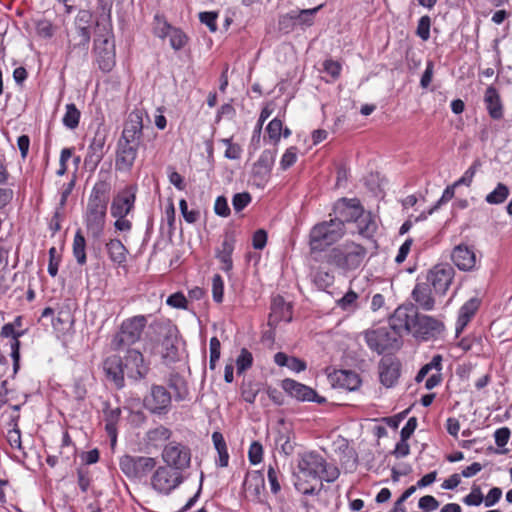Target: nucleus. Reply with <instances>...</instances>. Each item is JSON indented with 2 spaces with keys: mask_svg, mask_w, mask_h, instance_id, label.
<instances>
[{
  "mask_svg": "<svg viewBox=\"0 0 512 512\" xmlns=\"http://www.w3.org/2000/svg\"><path fill=\"white\" fill-rule=\"evenodd\" d=\"M109 189L106 182H97L88 198L84 221L88 235L93 239H99L104 231Z\"/></svg>",
  "mask_w": 512,
  "mask_h": 512,
  "instance_id": "obj_1",
  "label": "nucleus"
},
{
  "mask_svg": "<svg viewBox=\"0 0 512 512\" xmlns=\"http://www.w3.org/2000/svg\"><path fill=\"white\" fill-rule=\"evenodd\" d=\"M367 250L355 242L334 247L328 254V263L343 271L358 269L364 262Z\"/></svg>",
  "mask_w": 512,
  "mask_h": 512,
  "instance_id": "obj_2",
  "label": "nucleus"
},
{
  "mask_svg": "<svg viewBox=\"0 0 512 512\" xmlns=\"http://www.w3.org/2000/svg\"><path fill=\"white\" fill-rule=\"evenodd\" d=\"M345 226L339 220L331 219L316 224L310 232L312 251H321L339 241L345 234Z\"/></svg>",
  "mask_w": 512,
  "mask_h": 512,
  "instance_id": "obj_3",
  "label": "nucleus"
},
{
  "mask_svg": "<svg viewBox=\"0 0 512 512\" xmlns=\"http://www.w3.org/2000/svg\"><path fill=\"white\" fill-rule=\"evenodd\" d=\"M148 319L144 315H136L125 319L111 341L114 350H120L138 342L146 327Z\"/></svg>",
  "mask_w": 512,
  "mask_h": 512,
  "instance_id": "obj_4",
  "label": "nucleus"
},
{
  "mask_svg": "<svg viewBox=\"0 0 512 512\" xmlns=\"http://www.w3.org/2000/svg\"><path fill=\"white\" fill-rule=\"evenodd\" d=\"M96 62L103 72H110L116 63L115 42L112 31L108 27L103 28L94 40Z\"/></svg>",
  "mask_w": 512,
  "mask_h": 512,
  "instance_id": "obj_5",
  "label": "nucleus"
},
{
  "mask_svg": "<svg viewBox=\"0 0 512 512\" xmlns=\"http://www.w3.org/2000/svg\"><path fill=\"white\" fill-rule=\"evenodd\" d=\"M156 459L147 456L125 455L120 459L121 471L131 479H142L146 477L155 467Z\"/></svg>",
  "mask_w": 512,
  "mask_h": 512,
  "instance_id": "obj_6",
  "label": "nucleus"
},
{
  "mask_svg": "<svg viewBox=\"0 0 512 512\" xmlns=\"http://www.w3.org/2000/svg\"><path fill=\"white\" fill-rule=\"evenodd\" d=\"M365 339L369 348L379 354L386 350L397 349L400 346L399 336L390 325L367 331Z\"/></svg>",
  "mask_w": 512,
  "mask_h": 512,
  "instance_id": "obj_7",
  "label": "nucleus"
},
{
  "mask_svg": "<svg viewBox=\"0 0 512 512\" xmlns=\"http://www.w3.org/2000/svg\"><path fill=\"white\" fill-rule=\"evenodd\" d=\"M183 482L178 470L167 466H159L151 476V487L159 494L168 495Z\"/></svg>",
  "mask_w": 512,
  "mask_h": 512,
  "instance_id": "obj_8",
  "label": "nucleus"
},
{
  "mask_svg": "<svg viewBox=\"0 0 512 512\" xmlns=\"http://www.w3.org/2000/svg\"><path fill=\"white\" fill-rule=\"evenodd\" d=\"M298 480H320L324 470V458L314 451H307L298 455Z\"/></svg>",
  "mask_w": 512,
  "mask_h": 512,
  "instance_id": "obj_9",
  "label": "nucleus"
},
{
  "mask_svg": "<svg viewBox=\"0 0 512 512\" xmlns=\"http://www.w3.org/2000/svg\"><path fill=\"white\" fill-rule=\"evenodd\" d=\"M162 460L165 466L182 474V471L190 466L191 452L186 445L172 441L163 448Z\"/></svg>",
  "mask_w": 512,
  "mask_h": 512,
  "instance_id": "obj_10",
  "label": "nucleus"
},
{
  "mask_svg": "<svg viewBox=\"0 0 512 512\" xmlns=\"http://www.w3.org/2000/svg\"><path fill=\"white\" fill-rule=\"evenodd\" d=\"M419 313L413 305H401L390 318L389 325L401 337L403 334H411L415 328Z\"/></svg>",
  "mask_w": 512,
  "mask_h": 512,
  "instance_id": "obj_11",
  "label": "nucleus"
},
{
  "mask_svg": "<svg viewBox=\"0 0 512 512\" xmlns=\"http://www.w3.org/2000/svg\"><path fill=\"white\" fill-rule=\"evenodd\" d=\"M136 193L137 187L134 185H128L119 190L114 195L111 202V216L119 218H122L123 216H129L135 207Z\"/></svg>",
  "mask_w": 512,
  "mask_h": 512,
  "instance_id": "obj_12",
  "label": "nucleus"
},
{
  "mask_svg": "<svg viewBox=\"0 0 512 512\" xmlns=\"http://www.w3.org/2000/svg\"><path fill=\"white\" fill-rule=\"evenodd\" d=\"M444 328L445 326L442 321L429 315L419 314L412 336L420 341H430L438 338L444 331Z\"/></svg>",
  "mask_w": 512,
  "mask_h": 512,
  "instance_id": "obj_13",
  "label": "nucleus"
},
{
  "mask_svg": "<svg viewBox=\"0 0 512 512\" xmlns=\"http://www.w3.org/2000/svg\"><path fill=\"white\" fill-rule=\"evenodd\" d=\"M123 364L125 373L130 379L139 381L148 374L149 364L145 362L142 353L136 349L127 350Z\"/></svg>",
  "mask_w": 512,
  "mask_h": 512,
  "instance_id": "obj_14",
  "label": "nucleus"
},
{
  "mask_svg": "<svg viewBox=\"0 0 512 512\" xmlns=\"http://www.w3.org/2000/svg\"><path fill=\"white\" fill-rule=\"evenodd\" d=\"M443 357L440 354H436L432 357L431 361L425 364L417 373L415 380L416 382H422L425 377L429 375V377L425 381V388L427 390H432L436 386H438L442 382V374L441 371L443 369L442 366Z\"/></svg>",
  "mask_w": 512,
  "mask_h": 512,
  "instance_id": "obj_15",
  "label": "nucleus"
},
{
  "mask_svg": "<svg viewBox=\"0 0 512 512\" xmlns=\"http://www.w3.org/2000/svg\"><path fill=\"white\" fill-rule=\"evenodd\" d=\"M171 404V395L169 391L159 385L151 388L149 395L144 398L145 407L152 413L162 414L166 413Z\"/></svg>",
  "mask_w": 512,
  "mask_h": 512,
  "instance_id": "obj_16",
  "label": "nucleus"
},
{
  "mask_svg": "<svg viewBox=\"0 0 512 512\" xmlns=\"http://www.w3.org/2000/svg\"><path fill=\"white\" fill-rule=\"evenodd\" d=\"M455 271L449 264H438L430 271L428 280L436 293L444 295L449 289L454 278Z\"/></svg>",
  "mask_w": 512,
  "mask_h": 512,
  "instance_id": "obj_17",
  "label": "nucleus"
},
{
  "mask_svg": "<svg viewBox=\"0 0 512 512\" xmlns=\"http://www.w3.org/2000/svg\"><path fill=\"white\" fill-rule=\"evenodd\" d=\"M139 144L119 140L116 155V169L119 171H130L138 153Z\"/></svg>",
  "mask_w": 512,
  "mask_h": 512,
  "instance_id": "obj_18",
  "label": "nucleus"
},
{
  "mask_svg": "<svg viewBox=\"0 0 512 512\" xmlns=\"http://www.w3.org/2000/svg\"><path fill=\"white\" fill-rule=\"evenodd\" d=\"M361 205L356 199L342 198L334 205L335 220H339L344 225L347 223H354L359 215Z\"/></svg>",
  "mask_w": 512,
  "mask_h": 512,
  "instance_id": "obj_19",
  "label": "nucleus"
},
{
  "mask_svg": "<svg viewBox=\"0 0 512 512\" xmlns=\"http://www.w3.org/2000/svg\"><path fill=\"white\" fill-rule=\"evenodd\" d=\"M400 376V363L391 356H385L379 363L380 382L387 388L393 387Z\"/></svg>",
  "mask_w": 512,
  "mask_h": 512,
  "instance_id": "obj_20",
  "label": "nucleus"
},
{
  "mask_svg": "<svg viewBox=\"0 0 512 512\" xmlns=\"http://www.w3.org/2000/svg\"><path fill=\"white\" fill-rule=\"evenodd\" d=\"M329 383L334 388L355 391L361 385L359 375L349 370H336L328 375Z\"/></svg>",
  "mask_w": 512,
  "mask_h": 512,
  "instance_id": "obj_21",
  "label": "nucleus"
},
{
  "mask_svg": "<svg viewBox=\"0 0 512 512\" xmlns=\"http://www.w3.org/2000/svg\"><path fill=\"white\" fill-rule=\"evenodd\" d=\"M453 263L462 271H471L476 267V255L473 248L465 245H457L451 254Z\"/></svg>",
  "mask_w": 512,
  "mask_h": 512,
  "instance_id": "obj_22",
  "label": "nucleus"
},
{
  "mask_svg": "<svg viewBox=\"0 0 512 512\" xmlns=\"http://www.w3.org/2000/svg\"><path fill=\"white\" fill-rule=\"evenodd\" d=\"M103 370L108 380H110L117 388L124 386V364L122 359L117 355L109 356L103 363Z\"/></svg>",
  "mask_w": 512,
  "mask_h": 512,
  "instance_id": "obj_23",
  "label": "nucleus"
},
{
  "mask_svg": "<svg viewBox=\"0 0 512 512\" xmlns=\"http://www.w3.org/2000/svg\"><path fill=\"white\" fill-rule=\"evenodd\" d=\"M143 121L139 111L132 112L122 132L120 140L139 144L142 137Z\"/></svg>",
  "mask_w": 512,
  "mask_h": 512,
  "instance_id": "obj_24",
  "label": "nucleus"
},
{
  "mask_svg": "<svg viewBox=\"0 0 512 512\" xmlns=\"http://www.w3.org/2000/svg\"><path fill=\"white\" fill-rule=\"evenodd\" d=\"M105 142L106 131L102 126H99L88 147L87 156L85 158L86 163H91L94 166L98 165V163L102 160L104 155Z\"/></svg>",
  "mask_w": 512,
  "mask_h": 512,
  "instance_id": "obj_25",
  "label": "nucleus"
},
{
  "mask_svg": "<svg viewBox=\"0 0 512 512\" xmlns=\"http://www.w3.org/2000/svg\"><path fill=\"white\" fill-rule=\"evenodd\" d=\"M282 387L290 396L296 398L297 400L320 402V400L316 399L317 394L312 388L295 380H283Z\"/></svg>",
  "mask_w": 512,
  "mask_h": 512,
  "instance_id": "obj_26",
  "label": "nucleus"
},
{
  "mask_svg": "<svg viewBox=\"0 0 512 512\" xmlns=\"http://www.w3.org/2000/svg\"><path fill=\"white\" fill-rule=\"evenodd\" d=\"M479 306L480 301L478 298H471L461 306V308L459 309L458 319L455 327L457 336L463 332L467 324L475 315Z\"/></svg>",
  "mask_w": 512,
  "mask_h": 512,
  "instance_id": "obj_27",
  "label": "nucleus"
},
{
  "mask_svg": "<svg viewBox=\"0 0 512 512\" xmlns=\"http://www.w3.org/2000/svg\"><path fill=\"white\" fill-rule=\"evenodd\" d=\"M233 251L234 239L230 236H226L216 252V258L220 262V268L226 273L230 272L233 268Z\"/></svg>",
  "mask_w": 512,
  "mask_h": 512,
  "instance_id": "obj_28",
  "label": "nucleus"
},
{
  "mask_svg": "<svg viewBox=\"0 0 512 512\" xmlns=\"http://www.w3.org/2000/svg\"><path fill=\"white\" fill-rule=\"evenodd\" d=\"M412 298L418 307L431 311L434 309L435 300L432 297L431 289L426 283H417L412 290Z\"/></svg>",
  "mask_w": 512,
  "mask_h": 512,
  "instance_id": "obj_29",
  "label": "nucleus"
},
{
  "mask_svg": "<svg viewBox=\"0 0 512 512\" xmlns=\"http://www.w3.org/2000/svg\"><path fill=\"white\" fill-rule=\"evenodd\" d=\"M484 102L491 118L498 120L503 117L501 98L495 87L489 86L486 89Z\"/></svg>",
  "mask_w": 512,
  "mask_h": 512,
  "instance_id": "obj_30",
  "label": "nucleus"
},
{
  "mask_svg": "<svg viewBox=\"0 0 512 512\" xmlns=\"http://www.w3.org/2000/svg\"><path fill=\"white\" fill-rule=\"evenodd\" d=\"M354 224L356 225L357 232L366 238L372 237L377 229L374 216L370 212L364 211L362 207Z\"/></svg>",
  "mask_w": 512,
  "mask_h": 512,
  "instance_id": "obj_31",
  "label": "nucleus"
},
{
  "mask_svg": "<svg viewBox=\"0 0 512 512\" xmlns=\"http://www.w3.org/2000/svg\"><path fill=\"white\" fill-rule=\"evenodd\" d=\"M22 334H23L22 332L15 331L14 323H7L1 329V336L5 337V338H9V337L12 338L11 343H10V348H11V357L14 362L15 370L18 368V362H19V358H20L19 337H21Z\"/></svg>",
  "mask_w": 512,
  "mask_h": 512,
  "instance_id": "obj_32",
  "label": "nucleus"
},
{
  "mask_svg": "<svg viewBox=\"0 0 512 512\" xmlns=\"http://www.w3.org/2000/svg\"><path fill=\"white\" fill-rule=\"evenodd\" d=\"M120 408H109L104 410L105 430L110 437L111 445L114 446L117 441V423L120 419Z\"/></svg>",
  "mask_w": 512,
  "mask_h": 512,
  "instance_id": "obj_33",
  "label": "nucleus"
},
{
  "mask_svg": "<svg viewBox=\"0 0 512 512\" xmlns=\"http://www.w3.org/2000/svg\"><path fill=\"white\" fill-rule=\"evenodd\" d=\"M106 249L108 256L112 262L121 266L127 261L128 250L125 245L119 239H110L106 243Z\"/></svg>",
  "mask_w": 512,
  "mask_h": 512,
  "instance_id": "obj_34",
  "label": "nucleus"
},
{
  "mask_svg": "<svg viewBox=\"0 0 512 512\" xmlns=\"http://www.w3.org/2000/svg\"><path fill=\"white\" fill-rule=\"evenodd\" d=\"M324 4L311 9L292 10L296 27L306 29L314 24L316 13L323 8Z\"/></svg>",
  "mask_w": 512,
  "mask_h": 512,
  "instance_id": "obj_35",
  "label": "nucleus"
},
{
  "mask_svg": "<svg viewBox=\"0 0 512 512\" xmlns=\"http://www.w3.org/2000/svg\"><path fill=\"white\" fill-rule=\"evenodd\" d=\"M72 248L76 262L81 266L86 264V240L80 230L75 233Z\"/></svg>",
  "mask_w": 512,
  "mask_h": 512,
  "instance_id": "obj_36",
  "label": "nucleus"
},
{
  "mask_svg": "<svg viewBox=\"0 0 512 512\" xmlns=\"http://www.w3.org/2000/svg\"><path fill=\"white\" fill-rule=\"evenodd\" d=\"M18 419L19 415H15L11 417L9 426L11 427L6 435L7 441L11 448L13 449H22V442H21V432L18 428Z\"/></svg>",
  "mask_w": 512,
  "mask_h": 512,
  "instance_id": "obj_37",
  "label": "nucleus"
},
{
  "mask_svg": "<svg viewBox=\"0 0 512 512\" xmlns=\"http://www.w3.org/2000/svg\"><path fill=\"white\" fill-rule=\"evenodd\" d=\"M509 196V188L503 184L498 183L496 188L486 195L485 201L488 204L498 205L503 203Z\"/></svg>",
  "mask_w": 512,
  "mask_h": 512,
  "instance_id": "obj_38",
  "label": "nucleus"
},
{
  "mask_svg": "<svg viewBox=\"0 0 512 512\" xmlns=\"http://www.w3.org/2000/svg\"><path fill=\"white\" fill-rule=\"evenodd\" d=\"M171 434L172 432L170 431V429L164 426H158L147 432V439L154 446H158L159 444L169 440Z\"/></svg>",
  "mask_w": 512,
  "mask_h": 512,
  "instance_id": "obj_39",
  "label": "nucleus"
},
{
  "mask_svg": "<svg viewBox=\"0 0 512 512\" xmlns=\"http://www.w3.org/2000/svg\"><path fill=\"white\" fill-rule=\"evenodd\" d=\"M65 108L66 111L62 119L63 125L69 129H75L79 124L80 111L73 103L67 104Z\"/></svg>",
  "mask_w": 512,
  "mask_h": 512,
  "instance_id": "obj_40",
  "label": "nucleus"
},
{
  "mask_svg": "<svg viewBox=\"0 0 512 512\" xmlns=\"http://www.w3.org/2000/svg\"><path fill=\"white\" fill-rule=\"evenodd\" d=\"M173 28L162 15L156 14L154 16L153 32L158 38L168 37Z\"/></svg>",
  "mask_w": 512,
  "mask_h": 512,
  "instance_id": "obj_41",
  "label": "nucleus"
},
{
  "mask_svg": "<svg viewBox=\"0 0 512 512\" xmlns=\"http://www.w3.org/2000/svg\"><path fill=\"white\" fill-rule=\"evenodd\" d=\"M312 277L315 285L321 290L330 287L334 282L333 274L324 269H317Z\"/></svg>",
  "mask_w": 512,
  "mask_h": 512,
  "instance_id": "obj_42",
  "label": "nucleus"
},
{
  "mask_svg": "<svg viewBox=\"0 0 512 512\" xmlns=\"http://www.w3.org/2000/svg\"><path fill=\"white\" fill-rule=\"evenodd\" d=\"M358 294L349 290L343 297L337 300V306L344 311H354L357 308Z\"/></svg>",
  "mask_w": 512,
  "mask_h": 512,
  "instance_id": "obj_43",
  "label": "nucleus"
},
{
  "mask_svg": "<svg viewBox=\"0 0 512 512\" xmlns=\"http://www.w3.org/2000/svg\"><path fill=\"white\" fill-rule=\"evenodd\" d=\"M253 364V356L246 348H242L236 359L237 373L242 374Z\"/></svg>",
  "mask_w": 512,
  "mask_h": 512,
  "instance_id": "obj_44",
  "label": "nucleus"
},
{
  "mask_svg": "<svg viewBox=\"0 0 512 512\" xmlns=\"http://www.w3.org/2000/svg\"><path fill=\"white\" fill-rule=\"evenodd\" d=\"M168 37L170 46L176 51L182 49L188 40L186 34L181 29L176 27L172 29Z\"/></svg>",
  "mask_w": 512,
  "mask_h": 512,
  "instance_id": "obj_45",
  "label": "nucleus"
},
{
  "mask_svg": "<svg viewBox=\"0 0 512 512\" xmlns=\"http://www.w3.org/2000/svg\"><path fill=\"white\" fill-rule=\"evenodd\" d=\"M266 130L270 140L273 141L274 144H277L281 138L283 123L278 118H274L269 122Z\"/></svg>",
  "mask_w": 512,
  "mask_h": 512,
  "instance_id": "obj_46",
  "label": "nucleus"
},
{
  "mask_svg": "<svg viewBox=\"0 0 512 512\" xmlns=\"http://www.w3.org/2000/svg\"><path fill=\"white\" fill-rule=\"evenodd\" d=\"M224 281L219 274H215L212 278V297L217 303L223 301Z\"/></svg>",
  "mask_w": 512,
  "mask_h": 512,
  "instance_id": "obj_47",
  "label": "nucleus"
},
{
  "mask_svg": "<svg viewBox=\"0 0 512 512\" xmlns=\"http://www.w3.org/2000/svg\"><path fill=\"white\" fill-rule=\"evenodd\" d=\"M430 27L431 19L429 16H422L417 25L416 34L423 41H427L430 38Z\"/></svg>",
  "mask_w": 512,
  "mask_h": 512,
  "instance_id": "obj_48",
  "label": "nucleus"
},
{
  "mask_svg": "<svg viewBox=\"0 0 512 512\" xmlns=\"http://www.w3.org/2000/svg\"><path fill=\"white\" fill-rule=\"evenodd\" d=\"M251 200V195L248 192L236 193L232 198L233 209L240 212L250 204Z\"/></svg>",
  "mask_w": 512,
  "mask_h": 512,
  "instance_id": "obj_49",
  "label": "nucleus"
},
{
  "mask_svg": "<svg viewBox=\"0 0 512 512\" xmlns=\"http://www.w3.org/2000/svg\"><path fill=\"white\" fill-rule=\"evenodd\" d=\"M276 157V152L272 150H264L260 155L257 165L265 169L266 172H270Z\"/></svg>",
  "mask_w": 512,
  "mask_h": 512,
  "instance_id": "obj_50",
  "label": "nucleus"
},
{
  "mask_svg": "<svg viewBox=\"0 0 512 512\" xmlns=\"http://www.w3.org/2000/svg\"><path fill=\"white\" fill-rule=\"evenodd\" d=\"M484 500L479 486H473L471 492L463 498L464 504L468 506H479Z\"/></svg>",
  "mask_w": 512,
  "mask_h": 512,
  "instance_id": "obj_51",
  "label": "nucleus"
},
{
  "mask_svg": "<svg viewBox=\"0 0 512 512\" xmlns=\"http://www.w3.org/2000/svg\"><path fill=\"white\" fill-rule=\"evenodd\" d=\"M297 152L298 150L294 146H291L288 149H286L280 161V166L283 170L288 169L296 162Z\"/></svg>",
  "mask_w": 512,
  "mask_h": 512,
  "instance_id": "obj_52",
  "label": "nucleus"
},
{
  "mask_svg": "<svg viewBox=\"0 0 512 512\" xmlns=\"http://www.w3.org/2000/svg\"><path fill=\"white\" fill-rule=\"evenodd\" d=\"M263 448L262 445L254 441L251 443L248 451V458L252 465H257L262 461Z\"/></svg>",
  "mask_w": 512,
  "mask_h": 512,
  "instance_id": "obj_53",
  "label": "nucleus"
},
{
  "mask_svg": "<svg viewBox=\"0 0 512 512\" xmlns=\"http://www.w3.org/2000/svg\"><path fill=\"white\" fill-rule=\"evenodd\" d=\"M278 476H279V471L274 466L269 465L268 470H267V478H268V482L270 484L271 492L273 494H277L281 489V486H280V483L278 480Z\"/></svg>",
  "mask_w": 512,
  "mask_h": 512,
  "instance_id": "obj_54",
  "label": "nucleus"
},
{
  "mask_svg": "<svg viewBox=\"0 0 512 512\" xmlns=\"http://www.w3.org/2000/svg\"><path fill=\"white\" fill-rule=\"evenodd\" d=\"M323 69L333 80H336L341 74L342 67L339 62L328 59L324 61Z\"/></svg>",
  "mask_w": 512,
  "mask_h": 512,
  "instance_id": "obj_55",
  "label": "nucleus"
},
{
  "mask_svg": "<svg viewBox=\"0 0 512 512\" xmlns=\"http://www.w3.org/2000/svg\"><path fill=\"white\" fill-rule=\"evenodd\" d=\"M179 208L181 214L186 222L195 223L199 218V212L196 210H189L185 199H181L179 202Z\"/></svg>",
  "mask_w": 512,
  "mask_h": 512,
  "instance_id": "obj_56",
  "label": "nucleus"
},
{
  "mask_svg": "<svg viewBox=\"0 0 512 512\" xmlns=\"http://www.w3.org/2000/svg\"><path fill=\"white\" fill-rule=\"evenodd\" d=\"M296 27L292 11L279 18V29L285 33L291 32Z\"/></svg>",
  "mask_w": 512,
  "mask_h": 512,
  "instance_id": "obj_57",
  "label": "nucleus"
},
{
  "mask_svg": "<svg viewBox=\"0 0 512 512\" xmlns=\"http://www.w3.org/2000/svg\"><path fill=\"white\" fill-rule=\"evenodd\" d=\"M217 17L218 14L216 12H201L199 14L201 23L205 24L211 32H215L217 30Z\"/></svg>",
  "mask_w": 512,
  "mask_h": 512,
  "instance_id": "obj_58",
  "label": "nucleus"
},
{
  "mask_svg": "<svg viewBox=\"0 0 512 512\" xmlns=\"http://www.w3.org/2000/svg\"><path fill=\"white\" fill-rule=\"evenodd\" d=\"M418 506L420 509L430 512L436 510L439 507V502L435 497L426 495L419 499Z\"/></svg>",
  "mask_w": 512,
  "mask_h": 512,
  "instance_id": "obj_59",
  "label": "nucleus"
},
{
  "mask_svg": "<svg viewBox=\"0 0 512 512\" xmlns=\"http://www.w3.org/2000/svg\"><path fill=\"white\" fill-rule=\"evenodd\" d=\"M214 211L218 216L227 217L230 215V208L224 196H218L215 200Z\"/></svg>",
  "mask_w": 512,
  "mask_h": 512,
  "instance_id": "obj_60",
  "label": "nucleus"
},
{
  "mask_svg": "<svg viewBox=\"0 0 512 512\" xmlns=\"http://www.w3.org/2000/svg\"><path fill=\"white\" fill-rule=\"evenodd\" d=\"M510 438V430L507 427L499 428L494 433L495 443L498 447H504Z\"/></svg>",
  "mask_w": 512,
  "mask_h": 512,
  "instance_id": "obj_61",
  "label": "nucleus"
},
{
  "mask_svg": "<svg viewBox=\"0 0 512 512\" xmlns=\"http://www.w3.org/2000/svg\"><path fill=\"white\" fill-rule=\"evenodd\" d=\"M416 428L417 419L415 417H411L410 419H408L405 426L401 429L400 438L403 440H408L412 436Z\"/></svg>",
  "mask_w": 512,
  "mask_h": 512,
  "instance_id": "obj_62",
  "label": "nucleus"
},
{
  "mask_svg": "<svg viewBox=\"0 0 512 512\" xmlns=\"http://www.w3.org/2000/svg\"><path fill=\"white\" fill-rule=\"evenodd\" d=\"M267 233L266 231L259 229L253 234L252 245L255 249L261 250L266 246Z\"/></svg>",
  "mask_w": 512,
  "mask_h": 512,
  "instance_id": "obj_63",
  "label": "nucleus"
},
{
  "mask_svg": "<svg viewBox=\"0 0 512 512\" xmlns=\"http://www.w3.org/2000/svg\"><path fill=\"white\" fill-rule=\"evenodd\" d=\"M502 490L498 487H493L490 489L485 499L483 500L486 507L494 506L501 498Z\"/></svg>",
  "mask_w": 512,
  "mask_h": 512,
  "instance_id": "obj_64",
  "label": "nucleus"
}]
</instances>
